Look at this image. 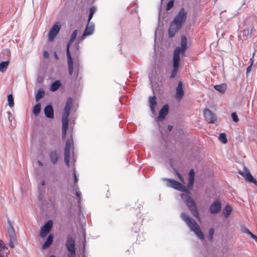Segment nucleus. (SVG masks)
Instances as JSON below:
<instances>
[{"label": "nucleus", "mask_w": 257, "mask_h": 257, "mask_svg": "<svg viewBox=\"0 0 257 257\" xmlns=\"http://www.w3.org/2000/svg\"><path fill=\"white\" fill-rule=\"evenodd\" d=\"M70 192L76 197L80 196L82 195L81 192L80 190L78 185H70Z\"/></svg>", "instance_id": "obj_26"}, {"label": "nucleus", "mask_w": 257, "mask_h": 257, "mask_svg": "<svg viewBox=\"0 0 257 257\" xmlns=\"http://www.w3.org/2000/svg\"><path fill=\"white\" fill-rule=\"evenodd\" d=\"M96 10V8L94 6L91 7L90 8L89 14L88 19V23H89L90 20H91V19L93 16L94 13L95 12Z\"/></svg>", "instance_id": "obj_38"}, {"label": "nucleus", "mask_w": 257, "mask_h": 257, "mask_svg": "<svg viewBox=\"0 0 257 257\" xmlns=\"http://www.w3.org/2000/svg\"><path fill=\"white\" fill-rule=\"evenodd\" d=\"M175 189L182 192H186L187 193H189L190 192L186 186L184 184L179 182L178 181Z\"/></svg>", "instance_id": "obj_30"}, {"label": "nucleus", "mask_w": 257, "mask_h": 257, "mask_svg": "<svg viewBox=\"0 0 257 257\" xmlns=\"http://www.w3.org/2000/svg\"><path fill=\"white\" fill-rule=\"evenodd\" d=\"M10 250L7 244L0 239V257H8Z\"/></svg>", "instance_id": "obj_18"}, {"label": "nucleus", "mask_w": 257, "mask_h": 257, "mask_svg": "<svg viewBox=\"0 0 257 257\" xmlns=\"http://www.w3.org/2000/svg\"><path fill=\"white\" fill-rule=\"evenodd\" d=\"M149 104L151 110L153 113L155 112V107L157 105L156 97L154 95L152 97H150L149 99Z\"/></svg>", "instance_id": "obj_28"}, {"label": "nucleus", "mask_w": 257, "mask_h": 257, "mask_svg": "<svg viewBox=\"0 0 257 257\" xmlns=\"http://www.w3.org/2000/svg\"><path fill=\"white\" fill-rule=\"evenodd\" d=\"M222 203L219 197L216 198L209 206L211 213H218L221 210Z\"/></svg>", "instance_id": "obj_10"}, {"label": "nucleus", "mask_w": 257, "mask_h": 257, "mask_svg": "<svg viewBox=\"0 0 257 257\" xmlns=\"http://www.w3.org/2000/svg\"><path fill=\"white\" fill-rule=\"evenodd\" d=\"M49 203L51 205L52 208L55 207V196L50 197L48 199Z\"/></svg>", "instance_id": "obj_48"}, {"label": "nucleus", "mask_w": 257, "mask_h": 257, "mask_svg": "<svg viewBox=\"0 0 257 257\" xmlns=\"http://www.w3.org/2000/svg\"><path fill=\"white\" fill-rule=\"evenodd\" d=\"M181 219L185 222L190 231L193 232L196 236L200 239L203 245L207 244L204 235L196 221L188 213L182 212L180 214Z\"/></svg>", "instance_id": "obj_1"}, {"label": "nucleus", "mask_w": 257, "mask_h": 257, "mask_svg": "<svg viewBox=\"0 0 257 257\" xmlns=\"http://www.w3.org/2000/svg\"><path fill=\"white\" fill-rule=\"evenodd\" d=\"M75 198L77 199V204H82V200H83L82 195L79 196L78 197H76Z\"/></svg>", "instance_id": "obj_54"}, {"label": "nucleus", "mask_w": 257, "mask_h": 257, "mask_svg": "<svg viewBox=\"0 0 257 257\" xmlns=\"http://www.w3.org/2000/svg\"><path fill=\"white\" fill-rule=\"evenodd\" d=\"M219 140L223 144H226L227 140L226 138V134L224 133H222L219 134Z\"/></svg>", "instance_id": "obj_43"}, {"label": "nucleus", "mask_w": 257, "mask_h": 257, "mask_svg": "<svg viewBox=\"0 0 257 257\" xmlns=\"http://www.w3.org/2000/svg\"><path fill=\"white\" fill-rule=\"evenodd\" d=\"M187 19V13L185 9L181 8L179 13L175 17L171 22L169 30V37L171 38L175 36L176 33L181 28Z\"/></svg>", "instance_id": "obj_2"}, {"label": "nucleus", "mask_w": 257, "mask_h": 257, "mask_svg": "<svg viewBox=\"0 0 257 257\" xmlns=\"http://www.w3.org/2000/svg\"><path fill=\"white\" fill-rule=\"evenodd\" d=\"M194 182H195V178H193L192 177H189L188 180L187 181V184L188 187L189 188L191 189L194 186Z\"/></svg>", "instance_id": "obj_45"}, {"label": "nucleus", "mask_w": 257, "mask_h": 257, "mask_svg": "<svg viewBox=\"0 0 257 257\" xmlns=\"http://www.w3.org/2000/svg\"><path fill=\"white\" fill-rule=\"evenodd\" d=\"M8 105L10 107H12L14 105V98L12 94L8 95Z\"/></svg>", "instance_id": "obj_44"}, {"label": "nucleus", "mask_w": 257, "mask_h": 257, "mask_svg": "<svg viewBox=\"0 0 257 257\" xmlns=\"http://www.w3.org/2000/svg\"><path fill=\"white\" fill-rule=\"evenodd\" d=\"M44 91L42 89H39L36 95L35 98L36 101H38L40 99L42 98L44 96Z\"/></svg>", "instance_id": "obj_42"}, {"label": "nucleus", "mask_w": 257, "mask_h": 257, "mask_svg": "<svg viewBox=\"0 0 257 257\" xmlns=\"http://www.w3.org/2000/svg\"><path fill=\"white\" fill-rule=\"evenodd\" d=\"M187 207L188 208L189 210L190 211L191 213L195 217L198 218L199 217V213L198 210L197 206L193 200V199L191 198V199L187 200L184 202Z\"/></svg>", "instance_id": "obj_9"}, {"label": "nucleus", "mask_w": 257, "mask_h": 257, "mask_svg": "<svg viewBox=\"0 0 257 257\" xmlns=\"http://www.w3.org/2000/svg\"><path fill=\"white\" fill-rule=\"evenodd\" d=\"M61 84L59 80H56L51 84L50 89L51 91H55L59 89Z\"/></svg>", "instance_id": "obj_35"}, {"label": "nucleus", "mask_w": 257, "mask_h": 257, "mask_svg": "<svg viewBox=\"0 0 257 257\" xmlns=\"http://www.w3.org/2000/svg\"><path fill=\"white\" fill-rule=\"evenodd\" d=\"M181 198L183 202L187 201V200L191 199V196L187 193H182L181 194Z\"/></svg>", "instance_id": "obj_47"}, {"label": "nucleus", "mask_w": 257, "mask_h": 257, "mask_svg": "<svg viewBox=\"0 0 257 257\" xmlns=\"http://www.w3.org/2000/svg\"><path fill=\"white\" fill-rule=\"evenodd\" d=\"M214 88L216 90L221 93H224L226 89V85L225 84H222L220 85H215L214 86Z\"/></svg>", "instance_id": "obj_36"}, {"label": "nucleus", "mask_w": 257, "mask_h": 257, "mask_svg": "<svg viewBox=\"0 0 257 257\" xmlns=\"http://www.w3.org/2000/svg\"><path fill=\"white\" fill-rule=\"evenodd\" d=\"M62 135L64 139L66 135V132L68 127V118L62 117Z\"/></svg>", "instance_id": "obj_23"}, {"label": "nucleus", "mask_w": 257, "mask_h": 257, "mask_svg": "<svg viewBox=\"0 0 257 257\" xmlns=\"http://www.w3.org/2000/svg\"><path fill=\"white\" fill-rule=\"evenodd\" d=\"M72 103V99L71 98H69L67 100L65 107L64 108L62 117L68 118L70 112Z\"/></svg>", "instance_id": "obj_20"}, {"label": "nucleus", "mask_w": 257, "mask_h": 257, "mask_svg": "<svg viewBox=\"0 0 257 257\" xmlns=\"http://www.w3.org/2000/svg\"><path fill=\"white\" fill-rule=\"evenodd\" d=\"M163 180L167 182V186L168 187L175 189L178 181L176 179L169 178H164Z\"/></svg>", "instance_id": "obj_27"}, {"label": "nucleus", "mask_w": 257, "mask_h": 257, "mask_svg": "<svg viewBox=\"0 0 257 257\" xmlns=\"http://www.w3.org/2000/svg\"><path fill=\"white\" fill-rule=\"evenodd\" d=\"M144 219H141L140 222L138 221L133 224V226L131 228V231L134 232L135 233H138L140 230V226L142 225V222Z\"/></svg>", "instance_id": "obj_33"}, {"label": "nucleus", "mask_w": 257, "mask_h": 257, "mask_svg": "<svg viewBox=\"0 0 257 257\" xmlns=\"http://www.w3.org/2000/svg\"><path fill=\"white\" fill-rule=\"evenodd\" d=\"M169 111V105L168 104L164 105L160 110L158 118L160 120H163L165 118Z\"/></svg>", "instance_id": "obj_22"}, {"label": "nucleus", "mask_w": 257, "mask_h": 257, "mask_svg": "<svg viewBox=\"0 0 257 257\" xmlns=\"http://www.w3.org/2000/svg\"><path fill=\"white\" fill-rule=\"evenodd\" d=\"M54 57H55V58L56 59V60H58L59 59V57L56 53V52H55L54 53Z\"/></svg>", "instance_id": "obj_63"}, {"label": "nucleus", "mask_w": 257, "mask_h": 257, "mask_svg": "<svg viewBox=\"0 0 257 257\" xmlns=\"http://www.w3.org/2000/svg\"><path fill=\"white\" fill-rule=\"evenodd\" d=\"M174 3V2L173 0L170 1L167 5V10H170L173 7Z\"/></svg>", "instance_id": "obj_51"}, {"label": "nucleus", "mask_w": 257, "mask_h": 257, "mask_svg": "<svg viewBox=\"0 0 257 257\" xmlns=\"http://www.w3.org/2000/svg\"><path fill=\"white\" fill-rule=\"evenodd\" d=\"M96 10V8L94 6L91 7L90 8L89 14L88 19V23H89L90 20H91V19L93 16L94 13L95 12Z\"/></svg>", "instance_id": "obj_39"}, {"label": "nucleus", "mask_w": 257, "mask_h": 257, "mask_svg": "<svg viewBox=\"0 0 257 257\" xmlns=\"http://www.w3.org/2000/svg\"><path fill=\"white\" fill-rule=\"evenodd\" d=\"M67 167H69L70 165H73V168L72 171V177L73 179V183L70 185H78L79 181V174L74 167V163L75 162H64Z\"/></svg>", "instance_id": "obj_11"}, {"label": "nucleus", "mask_w": 257, "mask_h": 257, "mask_svg": "<svg viewBox=\"0 0 257 257\" xmlns=\"http://www.w3.org/2000/svg\"><path fill=\"white\" fill-rule=\"evenodd\" d=\"M85 252H86V247L85 245H83V247L81 248L82 255L83 256V255H86Z\"/></svg>", "instance_id": "obj_58"}, {"label": "nucleus", "mask_w": 257, "mask_h": 257, "mask_svg": "<svg viewBox=\"0 0 257 257\" xmlns=\"http://www.w3.org/2000/svg\"><path fill=\"white\" fill-rule=\"evenodd\" d=\"M250 237L257 243V236L253 233L250 236Z\"/></svg>", "instance_id": "obj_56"}, {"label": "nucleus", "mask_w": 257, "mask_h": 257, "mask_svg": "<svg viewBox=\"0 0 257 257\" xmlns=\"http://www.w3.org/2000/svg\"><path fill=\"white\" fill-rule=\"evenodd\" d=\"M94 30V27L93 25H89V23H88L87 25L85 31L84 32V33L83 35L82 36L81 39L83 40L84 39L85 37L86 36L90 35H91Z\"/></svg>", "instance_id": "obj_25"}, {"label": "nucleus", "mask_w": 257, "mask_h": 257, "mask_svg": "<svg viewBox=\"0 0 257 257\" xmlns=\"http://www.w3.org/2000/svg\"><path fill=\"white\" fill-rule=\"evenodd\" d=\"M73 149V142L72 137L68 139L66 142L65 147V158L64 161L70 160V151Z\"/></svg>", "instance_id": "obj_12"}, {"label": "nucleus", "mask_w": 257, "mask_h": 257, "mask_svg": "<svg viewBox=\"0 0 257 257\" xmlns=\"http://www.w3.org/2000/svg\"><path fill=\"white\" fill-rule=\"evenodd\" d=\"M7 232L9 237V245L11 248H14L17 243V235L11 220L8 216H7Z\"/></svg>", "instance_id": "obj_4"}, {"label": "nucleus", "mask_w": 257, "mask_h": 257, "mask_svg": "<svg viewBox=\"0 0 257 257\" xmlns=\"http://www.w3.org/2000/svg\"><path fill=\"white\" fill-rule=\"evenodd\" d=\"M232 210H233V209L231 207L230 204L228 203H227L225 205V206L224 207V208H223V210H222V213H223V216L225 217H228L229 216L231 212H232Z\"/></svg>", "instance_id": "obj_29"}, {"label": "nucleus", "mask_w": 257, "mask_h": 257, "mask_svg": "<svg viewBox=\"0 0 257 257\" xmlns=\"http://www.w3.org/2000/svg\"><path fill=\"white\" fill-rule=\"evenodd\" d=\"M4 54L7 56V60L0 63V72H4L6 71L10 62L11 53L10 51H7Z\"/></svg>", "instance_id": "obj_19"}, {"label": "nucleus", "mask_w": 257, "mask_h": 257, "mask_svg": "<svg viewBox=\"0 0 257 257\" xmlns=\"http://www.w3.org/2000/svg\"><path fill=\"white\" fill-rule=\"evenodd\" d=\"M43 55L44 57L46 58H48L49 56V53L47 51H44L43 53Z\"/></svg>", "instance_id": "obj_59"}, {"label": "nucleus", "mask_w": 257, "mask_h": 257, "mask_svg": "<svg viewBox=\"0 0 257 257\" xmlns=\"http://www.w3.org/2000/svg\"><path fill=\"white\" fill-rule=\"evenodd\" d=\"M231 117H232L233 120L234 122H237L238 121L239 119H238V116L235 112H232L231 113Z\"/></svg>", "instance_id": "obj_52"}, {"label": "nucleus", "mask_w": 257, "mask_h": 257, "mask_svg": "<svg viewBox=\"0 0 257 257\" xmlns=\"http://www.w3.org/2000/svg\"><path fill=\"white\" fill-rule=\"evenodd\" d=\"M172 128H173V126L172 125H168V129L169 131H171L172 130Z\"/></svg>", "instance_id": "obj_64"}, {"label": "nucleus", "mask_w": 257, "mask_h": 257, "mask_svg": "<svg viewBox=\"0 0 257 257\" xmlns=\"http://www.w3.org/2000/svg\"><path fill=\"white\" fill-rule=\"evenodd\" d=\"M240 230L243 233H245L248 236H250L252 232L245 226L240 224Z\"/></svg>", "instance_id": "obj_37"}, {"label": "nucleus", "mask_w": 257, "mask_h": 257, "mask_svg": "<svg viewBox=\"0 0 257 257\" xmlns=\"http://www.w3.org/2000/svg\"><path fill=\"white\" fill-rule=\"evenodd\" d=\"M187 39L186 36H182L181 39V47H176L174 50V53H175V51L178 50V56L180 57V55L181 54L183 55L185 52V50L187 49Z\"/></svg>", "instance_id": "obj_15"}, {"label": "nucleus", "mask_w": 257, "mask_h": 257, "mask_svg": "<svg viewBox=\"0 0 257 257\" xmlns=\"http://www.w3.org/2000/svg\"><path fill=\"white\" fill-rule=\"evenodd\" d=\"M195 172L193 168H191L189 171V177L195 178Z\"/></svg>", "instance_id": "obj_53"}, {"label": "nucleus", "mask_w": 257, "mask_h": 257, "mask_svg": "<svg viewBox=\"0 0 257 257\" xmlns=\"http://www.w3.org/2000/svg\"><path fill=\"white\" fill-rule=\"evenodd\" d=\"M184 95L182 87V83L180 81L176 89L175 97L178 100H181Z\"/></svg>", "instance_id": "obj_21"}, {"label": "nucleus", "mask_w": 257, "mask_h": 257, "mask_svg": "<svg viewBox=\"0 0 257 257\" xmlns=\"http://www.w3.org/2000/svg\"><path fill=\"white\" fill-rule=\"evenodd\" d=\"M38 190L39 194H43L45 195V187H40L38 185Z\"/></svg>", "instance_id": "obj_50"}, {"label": "nucleus", "mask_w": 257, "mask_h": 257, "mask_svg": "<svg viewBox=\"0 0 257 257\" xmlns=\"http://www.w3.org/2000/svg\"><path fill=\"white\" fill-rule=\"evenodd\" d=\"M252 63H251V64L247 67V68H246V73H248L249 72H250V69H251V66H252Z\"/></svg>", "instance_id": "obj_62"}, {"label": "nucleus", "mask_w": 257, "mask_h": 257, "mask_svg": "<svg viewBox=\"0 0 257 257\" xmlns=\"http://www.w3.org/2000/svg\"><path fill=\"white\" fill-rule=\"evenodd\" d=\"M41 110V104L40 103H37L35 105L33 109V112L34 115H37L40 111Z\"/></svg>", "instance_id": "obj_41"}, {"label": "nucleus", "mask_w": 257, "mask_h": 257, "mask_svg": "<svg viewBox=\"0 0 257 257\" xmlns=\"http://www.w3.org/2000/svg\"><path fill=\"white\" fill-rule=\"evenodd\" d=\"M77 35V30H76L73 32L67 46L66 54L67 57L68 69L70 75H72L73 73V60L69 51V47L75 40Z\"/></svg>", "instance_id": "obj_5"}, {"label": "nucleus", "mask_w": 257, "mask_h": 257, "mask_svg": "<svg viewBox=\"0 0 257 257\" xmlns=\"http://www.w3.org/2000/svg\"><path fill=\"white\" fill-rule=\"evenodd\" d=\"M53 226V221L52 219H50L45 221L40 228L39 231V237L42 239L46 238Z\"/></svg>", "instance_id": "obj_6"}, {"label": "nucleus", "mask_w": 257, "mask_h": 257, "mask_svg": "<svg viewBox=\"0 0 257 257\" xmlns=\"http://www.w3.org/2000/svg\"><path fill=\"white\" fill-rule=\"evenodd\" d=\"M78 220H80V222L82 226L86 225V220L83 213V210H81L78 211L77 213Z\"/></svg>", "instance_id": "obj_32"}, {"label": "nucleus", "mask_w": 257, "mask_h": 257, "mask_svg": "<svg viewBox=\"0 0 257 257\" xmlns=\"http://www.w3.org/2000/svg\"><path fill=\"white\" fill-rule=\"evenodd\" d=\"M54 237L53 233H49L45 241L41 244V249L43 250L48 248L53 242Z\"/></svg>", "instance_id": "obj_17"}, {"label": "nucleus", "mask_w": 257, "mask_h": 257, "mask_svg": "<svg viewBox=\"0 0 257 257\" xmlns=\"http://www.w3.org/2000/svg\"><path fill=\"white\" fill-rule=\"evenodd\" d=\"M61 26L59 23L54 24L52 28L50 29L48 33V38L50 41H53L56 37L60 31Z\"/></svg>", "instance_id": "obj_16"}, {"label": "nucleus", "mask_w": 257, "mask_h": 257, "mask_svg": "<svg viewBox=\"0 0 257 257\" xmlns=\"http://www.w3.org/2000/svg\"><path fill=\"white\" fill-rule=\"evenodd\" d=\"M44 196H45V195H44L43 194H39L38 196V200L41 201V202H42V201H43L44 200H45L44 199Z\"/></svg>", "instance_id": "obj_55"}, {"label": "nucleus", "mask_w": 257, "mask_h": 257, "mask_svg": "<svg viewBox=\"0 0 257 257\" xmlns=\"http://www.w3.org/2000/svg\"><path fill=\"white\" fill-rule=\"evenodd\" d=\"M39 166H44L46 162H37Z\"/></svg>", "instance_id": "obj_61"}, {"label": "nucleus", "mask_w": 257, "mask_h": 257, "mask_svg": "<svg viewBox=\"0 0 257 257\" xmlns=\"http://www.w3.org/2000/svg\"><path fill=\"white\" fill-rule=\"evenodd\" d=\"M50 157L51 161H57L58 160V154L56 151H52L50 154Z\"/></svg>", "instance_id": "obj_46"}, {"label": "nucleus", "mask_w": 257, "mask_h": 257, "mask_svg": "<svg viewBox=\"0 0 257 257\" xmlns=\"http://www.w3.org/2000/svg\"><path fill=\"white\" fill-rule=\"evenodd\" d=\"M238 173L241 175L243 179L249 183H252L257 186V180L252 175L249 169L244 165L243 166V171L238 170Z\"/></svg>", "instance_id": "obj_7"}, {"label": "nucleus", "mask_w": 257, "mask_h": 257, "mask_svg": "<svg viewBox=\"0 0 257 257\" xmlns=\"http://www.w3.org/2000/svg\"><path fill=\"white\" fill-rule=\"evenodd\" d=\"M52 207L47 200H44L41 203L40 209L41 211H46L49 208Z\"/></svg>", "instance_id": "obj_34"}, {"label": "nucleus", "mask_w": 257, "mask_h": 257, "mask_svg": "<svg viewBox=\"0 0 257 257\" xmlns=\"http://www.w3.org/2000/svg\"><path fill=\"white\" fill-rule=\"evenodd\" d=\"M183 162H166V163H168V165L174 171L175 173L178 175L180 179L181 174L179 171L181 170L180 167L181 165H183Z\"/></svg>", "instance_id": "obj_14"}, {"label": "nucleus", "mask_w": 257, "mask_h": 257, "mask_svg": "<svg viewBox=\"0 0 257 257\" xmlns=\"http://www.w3.org/2000/svg\"><path fill=\"white\" fill-rule=\"evenodd\" d=\"M44 113L47 117L53 118L54 111L52 106L50 105H47L44 108Z\"/></svg>", "instance_id": "obj_24"}, {"label": "nucleus", "mask_w": 257, "mask_h": 257, "mask_svg": "<svg viewBox=\"0 0 257 257\" xmlns=\"http://www.w3.org/2000/svg\"><path fill=\"white\" fill-rule=\"evenodd\" d=\"M77 208L78 209V211H81V210H83V207L82 206V204H77Z\"/></svg>", "instance_id": "obj_57"}, {"label": "nucleus", "mask_w": 257, "mask_h": 257, "mask_svg": "<svg viewBox=\"0 0 257 257\" xmlns=\"http://www.w3.org/2000/svg\"><path fill=\"white\" fill-rule=\"evenodd\" d=\"M96 10V8L94 6L91 7L90 8L89 14L88 19V23H89L90 20H91V19L93 16L94 13L95 12Z\"/></svg>", "instance_id": "obj_40"}, {"label": "nucleus", "mask_w": 257, "mask_h": 257, "mask_svg": "<svg viewBox=\"0 0 257 257\" xmlns=\"http://www.w3.org/2000/svg\"><path fill=\"white\" fill-rule=\"evenodd\" d=\"M215 235V230L214 228L210 227L208 231V234L207 235V238L208 241L211 243L213 242L214 240V236Z\"/></svg>", "instance_id": "obj_31"}, {"label": "nucleus", "mask_w": 257, "mask_h": 257, "mask_svg": "<svg viewBox=\"0 0 257 257\" xmlns=\"http://www.w3.org/2000/svg\"><path fill=\"white\" fill-rule=\"evenodd\" d=\"M65 247L67 249L68 257H76L75 240L72 234H68L67 235Z\"/></svg>", "instance_id": "obj_3"}, {"label": "nucleus", "mask_w": 257, "mask_h": 257, "mask_svg": "<svg viewBox=\"0 0 257 257\" xmlns=\"http://www.w3.org/2000/svg\"><path fill=\"white\" fill-rule=\"evenodd\" d=\"M145 239L144 234L142 233L141 234H139L137 236L136 241L140 243L141 242L143 241Z\"/></svg>", "instance_id": "obj_49"}, {"label": "nucleus", "mask_w": 257, "mask_h": 257, "mask_svg": "<svg viewBox=\"0 0 257 257\" xmlns=\"http://www.w3.org/2000/svg\"><path fill=\"white\" fill-rule=\"evenodd\" d=\"M180 62V57L178 56V50L175 51V53L173 54V70L170 75V78H174L177 75L178 71L179 66Z\"/></svg>", "instance_id": "obj_8"}, {"label": "nucleus", "mask_w": 257, "mask_h": 257, "mask_svg": "<svg viewBox=\"0 0 257 257\" xmlns=\"http://www.w3.org/2000/svg\"><path fill=\"white\" fill-rule=\"evenodd\" d=\"M45 183H46V182H45V180L44 179H42L40 183V185H41L40 187H44V186H45Z\"/></svg>", "instance_id": "obj_60"}, {"label": "nucleus", "mask_w": 257, "mask_h": 257, "mask_svg": "<svg viewBox=\"0 0 257 257\" xmlns=\"http://www.w3.org/2000/svg\"><path fill=\"white\" fill-rule=\"evenodd\" d=\"M205 120L210 123H215L217 121V117L210 110L206 109L204 110Z\"/></svg>", "instance_id": "obj_13"}]
</instances>
